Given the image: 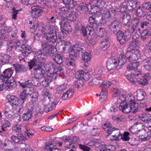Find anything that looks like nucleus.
I'll use <instances>...</instances> for the list:
<instances>
[{"label": "nucleus", "mask_w": 151, "mask_h": 151, "mask_svg": "<svg viewBox=\"0 0 151 151\" xmlns=\"http://www.w3.org/2000/svg\"><path fill=\"white\" fill-rule=\"evenodd\" d=\"M56 30V29L53 26L50 25L46 27L45 29L42 27L38 34L39 35H43V39H45L47 42L53 43L56 42L57 39Z\"/></svg>", "instance_id": "nucleus-1"}, {"label": "nucleus", "mask_w": 151, "mask_h": 151, "mask_svg": "<svg viewBox=\"0 0 151 151\" xmlns=\"http://www.w3.org/2000/svg\"><path fill=\"white\" fill-rule=\"evenodd\" d=\"M28 63L30 70H31L33 67L34 73L36 77L39 78H42L45 77V71L43 68H45L46 65H45L44 63L39 62L36 63L34 61L32 60Z\"/></svg>", "instance_id": "nucleus-2"}, {"label": "nucleus", "mask_w": 151, "mask_h": 151, "mask_svg": "<svg viewBox=\"0 0 151 151\" xmlns=\"http://www.w3.org/2000/svg\"><path fill=\"white\" fill-rule=\"evenodd\" d=\"M117 39L121 44H125L130 38L131 35L129 30L119 31L117 34Z\"/></svg>", "instance_id": "nucleus-3"}, {"label": "nucleus", "mask_w": 151, "mask_h": 151, "mask_svg": "<svg viewBox=\"0 0 151 151\" xmlns=\"http://www.w3.org/2000/svg\"><path fill=\"white\" fill-rule=\"evenodd\" d=\"M137 3L132 0H126L122 3L121 4V8L122 10L127 9L130 12L135 10Z\"/></svg>", "instance_id": "nucleus-4"}, {"label": "nucleus", "mask_w": 151, "mask_h": 151, "mask_svg": "<svg viewBox=\"0 0 151 151\" xmlns=\"http://www.w3.org/2000/svg\"><path fill=\"white\" fill-rule=\"evenodd\" d=\"M120 12L121 13L120 17L122 19L123 26L126 29H127L130 25L129 21L131 19V16L130 14H127L125 10H122V8H120Z\"/></svg>", "instance_id": "nucleus-5"}, {"label": "nucleus", "mask_w": 151, "mask_h": 151, "mask_svg": "<svg viewBox=\"0 0 151 151\" xmlns=\"http://www.w3.org/2000/svg\"><path fill=\"white\" fill-rule=\"evenodd\" d=\"M119 67L117 60L113 57L108 59L107 62V68L111 73L114 72L116 68L119 69H118Z\"/></svg>", "instance_id": "nucleus-6"}, {"label": "nucleus", "mask_w": 151, "mask_h": 151, "mask_svg": "<svg viewBox=\"0 0 151 151\" xmlns=\"http://www.w3.org/2000/svg\"><path fill=\"white\" fill-rule=\"evenodd\" d=\"M45 69L47 71L46 77L42 81V84L43 86L46 87L49 85V83L53 79L55 78L56 74L55 73H52L53 72L52 71L50 72V69H47L46 67H45Z\"/></svg>", "instance_id": "nucleus-7"}, {"label": "nucleus", "mask_w": 151, "mask_h": 151, "mask_svg": "<svg viewBox=\"0 0 151 151\" xmlns=\"http://www.w3.org/2000/svg\"><path fill=\"white\" fill-rule=\"evenodd\" d=\"M83 47L78 44L75 45L70 51L69 54L74 57L78 56L81 54L82 55L83 53L85 51V47Z\"/></svg>", "instance_id": "nucleus-8"}, {"label": "nucleus", "mask_w": 151, "mask_h": 151, "mask_svg": "<svg viewBox=\"0 0 151 151\" xmlns=\"http://www.w3.org/2000/svg\"><path fill=\"white\" fill-rule=\"evenodd\" d=\"M31 108L29 109L27 112L23 114L22 119L24 121H27L31 118L32 114L36 110H39L40 107L37 106H30Z\"/></svg>", "instance_id": "nucleus-9"}, {"label": "nucleus", "mask_w": 151, "mask_h": 151, "mask_svg": "<svg viewBox=\"0 0 151 151\" xmlns=\"http://www.w3.org/2000/svg\"><path fill=\"white\" fill-rule=\"evenodd\" d=\"M120 26L121 24L119 21L114 20L109 25V31L112 34L118 33Z\"/></svg>", "instance_id": "nucleus-10"}, {"label": "nucleus", "mask_w": 151, "mask_h": 151, "mask_svg": "<svg viewBox=\"0 0 151 151\" xmlns=\"http://www.w3.org/2000/svg\"><path fill=\"white\" fill-rule=\"evenodd\" d=\"M151 124L147 125L145 127L147 128L150 131L146 132L144 131L142 134L139 136V139L141 141H145L151 138Z\"/></svg>", "instance_id": "nucleus-11"}, {"label": "nucleus", "mask_w": 151, "mask_h": 151, "mask_svg": "<svg viewBox=\"0 0 151 151\" xmlns=\"http://www.w3.org/2000/svg\"><path fill=\"white\" fill-rule=\"evenodd\" d=\"M61 21L60 24L62 29H63L68 33H70L72 31V29L70 23L68 22L66 18H60Z\"/></svg>", "instance_id": "nucleus-12"}, {"label": "nucleus", "mask_w": 151, "mask_h": 151, "mask_svg": "<svg viewBox=\"0 0 151 151\" xmlns=\"http://www.w3.org/2000/svg\"><path fill=\"white\" fill-rule=\"evenodd\" d=\"M128 52L129 56L128 57V60L130 61L136 60L140 57V51L137 49H134Z\"/></svg>", "instance_id": "nucleus-13"}, {"label": "nucleus", "mask_w": 151, "mask_h": 151, "mask_svg": "<svg viewBox=\"0 0 151 151\" xmlns=\"http://www.w3.org/2000/svg\"><path fill=\"white\" fill-rule=\"evenodd\" d=\"M93 2L95 4V6L92 9V10L94 13L99 12L101 9H105L104 8V6L105 3L104 1L101 0L98 1L95 0L93 1Z\"/></svg>", "instance_id": "nucleus-14"}, {"label": "nucleus", "mask_w": 151, "mask_h": 151, "mask_svg": "<svg viewBox=\"0 0 151 151\" xmlns=\"http://www.w3.org/2000/svg\"><path fill=\"white\" fill-rule=\"evenodd\" d=\"M9 32L10 33V40L9 42V43L12 44L13 41L18 40V36L17 35V29L16 27H14L12 28L9 27L8 29Z\"/></svg>", "instance_id": "nucleus-15"}, {"label": "nucleus", "mask_w": 151, "mask_h": 151, "mask_svg": "<svg viewBox=\"0 0 151 151\" xmlns=\"http://www.w3.org/2000/svg\"><path fill=\"white\" fill-rule=\"evenodd\" d=\"M31 9L32 14L35 18L41 16L43 12L42 8L39 5L32 6Z\"/></svg>", "instance_id": "nucleus-16"}, {"label": "nucleus", "mask_w": 151, "mask_h": 151, "mask_svg": "<svg viewBox=\"0 0 151 151\" xmlns=\"http://www.w3.org/2000/svg\"><path fill=\"white\" fill-rule=\"evenodd\" d=\"M47 69H49L50 72H51V70L53 72L52 73H55L57 75V73H63V71L61 67H56L55 65L52 63H47L45 67Z\"/></svg>", "instance_id": "nucleus-17"}, {"label": "nucleus", "mask_w": 151, "mask_h": 151, "mask_svg": "<svg viewBox=\"0 0 151 151\" xmlns=\"http://www.w3.org/2000/svg\"><path fill=\"white\" fill-rule=\"evenodd\" d=\"M11 139L13 141L16 143L22 144V145H24L26 146V144L23 143V142H24L27 139L22 134H20L19 137L15 135H12L11 137Z\"/></svg>", "instance_id": "nucleus-18"}, {"label": "nucleus", "mask_w": 151, "mask_h": 151, "mask_svg": "<svg viewBox=\"0 0 151 151\" xmlns=\"http://www.w3.org/2000/svg\"><path fill=\"white\" fill-rule=\"evenodd\" d=\"M147 96L146 93L140 90H138L134 94V99L137 101H141Z\"/></svg>", "instance_id": "nucleus-19"}, {"label": "nucleus", "mask_w": 151, "mask_h": 151, "mask_svg": "<svg viewBox=\"0 0 151 151\" xmlns=\"http://www.w3.org/2000/svg\"><path fill=\"white\" fill-rule=\"evenodd\" d=\"M142 65L146 70H151V57H146L143 59L142 62Z\"/></svg>", "instance_id": "nucleus-20"}, {"label": "nucleus", "mask_w": 151, "mask_h": 151, "mask_svg": "<svg viewBox=\"0 0 151 151\" xmlns=\"http://www.w3.org/2000/svg\"><path fill=\"white\" fill-rule=\"evenodd\" d=\"M119 109L124 113H128L130 112V109L129 106H128L127 102L125 101H123L121 103L119 106Z\"/></svg>", "instance_id": "nucleus-21"}, {"label": "nucleus", "mask_w": 151, "mask_h": 151, "mask_svg": "<svg viewBox=\"0 0 151 151\" xmlns=\"http://www.w3.org/2000/svg\"><path fill=\"white\" fill-rule=\"evenodd\" d=\"M13 73V71L11 68H9L5 70L1 76H3L5 80H8L13 78V77H12V76Z\"/></svg>", "instance_id": "nucleus-22"}, {"label": "nucleus", "mask_w": 151, "mask_h": 151, "mask_svg": "<svg viewBox=\"0 0 151 151\" xmlns=\"http://www.w3.org/2000/svg\"><path fill=\"white\" fill-rule=\"evenodd\" d=\"M61 51L63 52H64L66 50H68L70 52L71 49V43L69 41H62L61 42Z\"/></svg>", "instance_id": "nucleus-23"}, {"label": "nucleus", "mask_w": 151, "mask_h": 151, "mask_svg": "<svg viewBox=\"0 0 151 151\" xmlns=\"http://www.w3.org/2000/svg\"><path fill=\"white\" fill-rule=\"evenodd\" d=\"M42 51L45 53V54H47L50 51H51L52 49L54 47V45H50L48 43L44 42L42 44Z\"/></svg>", "instance_id": "nucleus-24"}, {"label": "nucleus", "mask_w": 151, "mask_h": 151, "mask_svg": "<svg viewBox=\"0 0 151 151\" xmlns=\"http://www.w3.org/2000/svg\"><path fill=\"white\" fill-rule=\"evenodd\" d=\"M104 12L103 16L105 18H108L110 17L111 15H114L115 14V10L113 8H110L107 10L103 9Z\"/></svg>", "instance_id": "nucleus-25"}, {"label": "nucleus", "mask_w": 151, "mask_h": 151, "mask_svg": "<svg viewBox=\"0 0 151 151\" xmlns=\"http://www.w3.org/2000/svg\"><path fill=\"white\" fill-rule=\"evenodd\" d=\"M88 4H87L82 3L80 4L78 7V11L81 13H85L88 10Z\"/></svg>", "instance_id": "nucleus-26"}, {"label": "nucleus", "mask_w": 151, "mask_h": 151, "mask_svg": "<svg viewBox=\"0 0 151 151\" xmlns=\"http://www.w3.org/2000/svg\"><path fill=\"white\" fill-rule=\"evenodd\" d=\"M104 129L109 134H111L112 132L114 131L115 128L112 126L109 122H107L104 124Z\"/></svg>", "instance_id": "nucleus-27"}, {"label": "nucleus", "mask_w": 151, "mask_h": 151, "mask_svg": "<svg viewBox=\"0 0 151 151\" xmlns=\"http://www.w3.org/2000/svg\"><path fill=\"white\" fill-rule=\"evenodd\" d=\"M129 108L130 109V111H132L133 113H135L139 110L138 104L136 103L135 101L131 100Z\"/></svg>", "instance_id": "nucleus-28"}, {"label": "nucleus", "mask_w": 151, "mask_h": 151, "mask_svg": "<svg viewBox=\"0 0 151 151\" xmlns=\"http://www.w3.org/2000/svg\"><path fill=\"white\" fill-rule=\"evenodd\" d=\"M139 45V42L137 40H134L130 42L127 48V52H130L132 50H134V48L138 47Z\"/></svg>", "instance_id": "nucleus-29"}, {"label": "nucleus", "mask_w": 151, "mask_h": 151, "mask_svg": "<svg viewBox=\"0 0 151 151\" xmlns=\"http://www.w3.org/2000/svg\"><path fill=\"white\" fill-rule=\"evenodd\" d=\"M8 101L12 105L19 107V99L17 97L14 96H10L8 98Z\"/></svg>", "instance_id": "nucleus-30"}, {"label": "nucleus", "mask_w": 151, "mask_h": 151, "mask_svg": "<svg viewBox=\"0 0 151 151\" xmlns=\"http://www.w3.org/2000/svg\"><path fill=\"white\" fill-rule=\"evenodd\" d=\"M140 117L141 119L142 122L146 124L147 123V125L151 124V122H150L151 116L150 115L143 113Z\"/></svg>", "instance_id": "nucleus-31"}, {"label": "nucleus", "mask_w": 151, "mask_h": 151, "mask_svg": "<svg viewBox=\"0 0 151 151\" xmlns=\"http://www.w3.org/2000/svg\"><path fill=\"white\" fill-rule=\"evenodd\" d=\"M139 65V63L137 61L131 63L127 65V69L128 70H137Z\"/></svg>", "instance_id": "nucleus-32"}, {"label": "nucleus", "mask_w": 151, "mask_h": 151, "mask_svg": "<svg viewBox=\"0 0 151 151\" xmlns=\"http://www.w3.org/2000/svg\"><path fill=\"white\" fill-rule=\"evenodd\" d=\"M73 93L74 91L73 89L68 90L63 94L61 98L62 100H65L70 98L73 96Z\"/></svg>", "instance_id": "nucleus-33"}, {"label": "nucleus", "mask_w": 151, "mask_h": 151, "mask_svg": "<svg viewBox=\"0 0 151 151\" xmlns=\"http://www.w3.org/2000/svg\"><path fill=\"white\" fill-rule=\"evenodd\" d=\"M6 87L5 88L7 89H11L15 87L17 84L16 81L13 78L9 79L7 81L6 83Z\"/></svg>", "instance_id": "nucleus-34"}, {"label": "nucleus", "mask_w": 151, "mask_h": 151, "mask_svg": "<svg viewBox=\"0 0 151 151\" xmlns=\"http://www.w3.org/2000/svg\"><path fill=\"white\" fill-rule=\"evenodd\" d=\"M55 145L52 143H49L45 147V151H61L60 149L54 147Z\"/></svg>", "instance_id": "nucleus-35"}, {"label": "nucleus", "mask_w": 151, "mask_h": 151, "mask_svg": "<svg viewBox=\"0 0 151 151\" xmlns=\"http://www.w3.org/2000/svg\"><path fill=\"white\" fill-rule=\"evenodd\" d=\"M13 65L15 69L16 73H20L24 72L26 70L25 66L23 65L16 63L13 64Z\"/></svg>", "instance_id": "nucleus-36"}, {"label": "nucleus", "mask_w": 151, "mask_h": 151, "mask_svg": "<svg viewBox=\"0 0 151 151\" xmlns=\"http://www.w3.org/2000/svg\"><path fill=\"white\" fill-rule=\"evenodd\" d=\"M126 56L124 54H121L119 56V58L118 60V63L119 67L118 69H120L121 66L127 62Z\"/></svg>", "instance_id": "nucleus-37"}, {"label": "nucleus", "mask_w": 151, "mask_h": 151, "mask_svg": "<svg viewBox=\"0 0 151 151\" xmlns=\"http://www.w3.org/2000/svg\"><path fill=\"white\" fill-rule=\"evenodd\" d=\"M78 14L77 13L74 11L71 12L70 11L68 15H65V18H66L70 21H74L77 19Z\"/></svg>", "instance_id": "nucleus-38"}, {"label": "nucleus", "mask_w": 151, "mask_h": 151, "mask_svg": "<svg viewBox=\"0 0 151 151\" xmlns=\"http://www.w3.org/2000/svg\"><path fill=\"white\" fill-rule=\"evenodd\" d=\"M12 44L10 46L11 48L15 47L16 50L19 51L22 50V45L21 46L20 42L18 40L13 41Z\"/></svg>", "instance_id": "nucleus-39"}, {"label": "nucleus", "mask_w": 151, "mask_h": 151, "mask_svg": "<svg viewBox=\"0 0 151 151\" xmlns=\"http://www.w3.org/2000/svg\"><path fill=\"white\" fill-rule=\"evenodd\" d=\"M149 76H150V74H145L144 76H142L139 80H138V83L144 86L147 85L148 83V79L146 77H147Z\"/></svg>", "instance_id": "nucleus-40"}, {"label": "nucleus", "mask_w": 151, "mask_h": 151, "mask_svg": "<svg viewBox=\"0 0 151 151\" xmlns=\"http://www.w3.org/2000/svg\"><path fill=\"white\" fill-rule=\"evenodd\" d=\"M27 93H25L24 92H22L20 94V97L21 99H19V101L20 104V107L19 110V111L20 112L22 109H23V104L24 103V100L26 99L27 97Z\"/></svg>", "instance_id": "nucleus-41"}, {"label": "nucleus", "mask_w": 151, "mask_h": 151, "mask_svg": "<svg viewBox=\"0 0 151 151\" xmlns=\"http://www.w3.org/2000/svg\"><path fill=\"white\" fill-rule=\"evenodd\" d=\"M100 47L102 50H105L107 49L109 46V42L108 39L103 40L100 42Z\"/></svg>", "instance_id": "nucleus-42"}, {"label": "nucleus", "mask_w": 151, "mask_h": 151, "mask_svg": "<svg viewBox=\"0 0 151 151\" xmlns=\"http://www.w3.org/2000/svg\"><path fill=\"white\" fill-rule=\"evenodd\" d=\"M107 90L106 89L101 90V92L99 95L100 96L99 99V102L101 103L107 99Z\"/></svg>", "instance_id": "nucleus-43"}, {"label": "nucleus", "mask_w": 151, "mask_h": 151, "mask_svg": "<svg viewBox=\"0 0 151 151\" xmlns=\"http://www.w3.org/2000/svg\"><path fill=\"white\" fill-rule=\"evenodd\" d=\"M66 62L67 63L69 68L71 70L73 69L75 67L74 60L70 58H67Z\"/></svg>", "instance_id": "nucleus-44"}, {"label": "nucleus", "mask_w": 151, "mask_h": 151, "mask_svg": "<svg viewBox=\"0 0 151 151\" xmlns=\"http://www.w3.org/2000/svg\"><path fill=\"white\" fill-rule=\"evenodd\" d=\"M70 9L69 6H64L61 8L60 9V13L62 14H63L62 16L64 15L63 17H62L61 18H65V15H67V14L68 13H70Z\"/></svg>", "instance_id": "nucleus-45"}, {"label": "nucleus", "mask_w": 151, "mask_h": 151, "mask_svg": "<svg viewBox=\"0 0 151 151\" xmlns=\"http://www.w3.org/2000/svg\"><path fill=\"white\" fill-rule=\"evenodd\" d=\"M28 40H26L25 41L26 44L24 43V42L22 44V50L23 49L24 50V52H27L28 53H29L31 52V47L29 46L28 43Z\"/></svg>", "instance_id": "nucleus-46"}, {"label": "nucleus", "mask_w": 151, "mask_h": 151, "mask_svg": "<svg viewBox=\"0 0 151 151\" xmlns=\"http://www.w3.org/2000/svg\"><path fill=\"white\" fill-rule=\"evenodd\" d=\"M82 56V60L85 62H87L91 60V54L88 52H85V51L83 53Z\"/></svg>", "instance_id": "nucleus-47"}, {"label": "nucleus", "mask_w": 151, "mask_h": 151, "mask_svg": "<svg viewBox=\"0 0 151 151\" xmlns=\"http://www.w3.org/2000/svg\"><path fill=\"white\" fill-rule=\"evenodd\" d=\"M53 58L58 64H61L63 61V56L59 54H55L54 56H53Z\"/></svg>", "instance_id": "nucleus-48"}, {"label": "nucleus", "mask_w": 151, "mask_h": 151, "mask_svg": "<svg viewBox=\"0 0 151 151\" xmlns=\"http://www.w3.org/2000/svg\"><path fill=\"white\" fill-rule=\"evenodd\" d=\"M140 125H141L140 124H137L133 126L129 129V131L134 134L138 133L140 130V129H138Z\"/></svg>", "instance_id": "nucleus-49"}, {"label": "nucleus", "mask_w": 151, "mask_h": 151, "mask_svg": "<svg viewBox=\"0 0 151 151\" xmlns=\"http://www.w3.org/2000/svg\"><path fill=\"white\" fill-rule=\"evenodd\" d=\"M7 80H5L3 76H0V91H2L6 87V83Z\"/></svg>", "instance_id": "nucleus-50"}, {"label": "nucleus", "mask_w": 151, "mask_h": 151, "mask_svg": "<svg viewBox=\"0 0 151 151\" xmlns=\"http://www.w3.org/2000/svg\"><path fill=\"white\" fill-rule=\"evenodd\" d=\"M87 29L88 31V37H89V38L91 39H93L94 37V33L93 27L90 25H88L87 27Z\"/></svg>", "instance_id": "nucleus-51"}, {"label": "nucleus", "mask_w": 151, "mask_h": 151, "mask_svg": "<svg viewBox=\"0 0 151 151\" xmlns=\"http://www.w3.org/2000/svg\"><path fill=\"white\" fill-rule=\"evenodd\" d=\"M67 88V84L64 83L59 86L57 88L56 92L58 93H61Z\"/></svg>", "instance_id": "nucleus-52"}, {"label": "nucleus", "mask_w": 151, "mask_h": 151, "mask_svg": "<svg viewBox=\"0 0 151 151\" xmlns=\"http://www.w3.org/2000/svg\"><path fill=\"white\" fill-rule=\"evenodd\" d=\"M58 103L55 102H51L49 107H46L44 109V111L46 112H48L54 109Z\"/></svg>", "instance_id": "nucleus-53"}, {"label": "nucleus", "mask_w": 151, "mask_h": 151, "mask_svg": "<svg viewBox=\"0 0 151 151\" xmlns=\"http://www.w3.org/2000/svg\"><path fill=\"white\" fill-rule=\"evenodd\" d=\"M22 125L15 124L12 127V130L16 133L21 132L22 131Z\"/></svg>", "instance_id": "nucleus-54"}, {"label": "nucleus", "mask_w": 151, "mask_h": 151, "mask_svg": "<svg viewBox=\"0 0 151 151\" xmlns=\"http://www.w3.org/2000/svg\"><path fill=\"white\" fill-rule=\"evenodd\" d=\"M143 8H142L139 6L136 10L137 15L140 17H143L146 15V13L143 10Z\"/></svg>", "instance_id": "nucleus-55"}, {"label": "nucleus", "mask_w": 151, "mask_h": 151, "mask_svg": "<svg viewBox=\"0 0 151 151\" xmlns=\"http://www.w3.org/2000/svg\"><path fill=\"white\" fill-rule=\"evenodd\" d=\"M32 106H39L40 108L39 109V110H36L34 112L37 111V112L35 114V116L36 117L38 118L42 116L43 113V111L42 110H41L42 106L39 104H36L35 105H32Z\"/></svg>", "instance_id": "nucleus-56"}, {"label": "nucleus", "mask_w": 151, "mask_h": 151, "mask_svg": "<svg viewBox=\"0 0 151 151\" xmlns=\"http://www.w3.org/2000/svg\"><path fill=\"white\" fill-rule=\"evenodd\" d=\"M47 54L44 52L40 51L36 53V55L37 60L39 61H42L45 58L44 57L45 55Z\"/></svg>", "instance_id": "nucleus-57"}, {"label": "nucleus", "mask_w": 151, "mask_h": 151, "mask_svg": "<svg viewBox=\"0 0 151 151\" xmlns=\"http://www.w3.org/2000/svg\"><path fill=\"white\" fill-rule=\"evenodd\" d=\"M126 77L132 83L134 84L136 83V81L135 80V78L134 77V74H130L126 75Z\"/></svg>", "instance_id": "nucleus-58"}, {"label": "nucleus", "mask_w": 151, "mask_h": 151, "mask_svg": "<svg viewBox=\"0 0 151 151\" xmlns=\"http://www.w3.org/2000/svg\"><path fill=\"white\" fill-rule=\"evenodd\" d=\"M125 118L124 116L120 115L113 116L112 117V119L114 121H122Z\"/></svg>", "instance_id": "nucleus-59"}, {"label": "nucleus", "mask_w": 151, "mask_h": 151, "mask_svg": "<svg viewBox=\"0 0 151 151\" xmlns=\"http://www.w3.org/2000/svg\"><path fill=\"white\" fill-rule=\"evenodd\" d=\"M89 21L90 24L93 26H97L98 24L97 21L94 17L90 16L89 18Z\"/></svg>", "instance_id": "nucleus-60"}, {"label": "nucleus", "mask_w": 151, "mask_h": 151, "mask_svg": "<svg viewBox=\"0 0 151 151\" xmlns=\"http://www.w3.org/2000/svg\"><path fill=\"white\" fill-rule=\"evenodd\" d=\"M97 33L98 36L100 37H102L106 35V32L104 28H100L99 29V30L98 31Z\"/></svg>", "instance_id": "nucleus-61"}, {"label": "nucleus", "mask_w": 151, "mask_h": 151, "mask_svg": "<svg viewBox=\"0 0 151 151\" xmlns=\"http://www.w3.org/2000/svg\"><path fill=\"white\" fill-rule=\"evenodd\" d=\"M3 145L4 146L7 147L9 148H11L13 147V142L7 139L5 141Z\"/></svg>", "instance_id": "nucleus-62"}, {"label": "nucleus", "mask_w": 151, "mask_h": 151, "mask_svg": "<svg viewBox=\"0 0 151 151\" xmlns=\"http://www.w3.org/2000/svg\"><path fill=\"white\" fill-rule=\"evenodd\" d=\"M149 36L148 35L146 29H144L141 32V37L142 40H145L148 38Z\"/></svg>", "instance_id": "nucleus-63"}, {"label": "nucleus", "mask_w": 151, "mask_h": 151, "mask_svg": "<svg viewBox=\"0 0 151 151\" xmlns=\"http://www.w3.org/2000/svg\"><path fill=\"white\" fill-rule=\"evenodd\" d=\"M140 29L138 26L132 25L130 31L131 33L140 32Z\"/></svg>", "instance_id": "nucleus-64"}]
</instances>
